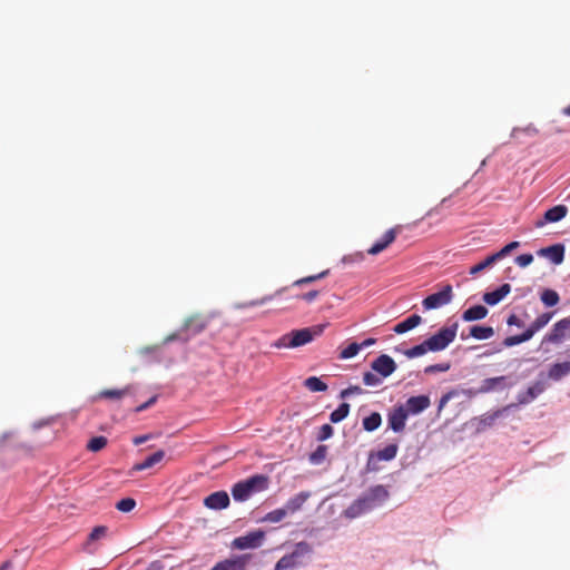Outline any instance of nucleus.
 <instances>
[{"label": "nucleus", "mask_w": 570, "mask_h": 570, "mask_svg": "<svg viewBox=\"0 0 570 570\" xmlns=\"http://www.w3.org/2000/svg\"><path fill=\"white\" fill-rule=\"evenodd\" d=\"M511 292V286L508 283L502 284L499 288L492 292H488L483 295V301L488 305H497L500 303L509 293Z\"/></svg>", "instance_id": "obj_18"}, {"label": "nucleus", "mask_w": 570, "mask_h": 570, "mask_svg": "<svg viewBox=\"0 0 570 570\" xmlns=\"http://www.w3.org/2000/svg\"><path fill=\"white\" fill-rule=\"evenodd\" d=\"M318 296V292L317 291H309L308 293H305V294H302V295H298L297 298H301L305 302H313L316 297Z\"/></svg>", "instance_id": "obj_54"}, {"label": "nucleus", "mask_w": 570, "mask_h": 570, "mask_svg": "<svg viewBox=\"0 0 570 570\" xmlns=\"http://www.w3.org/2000/svg\"><path fill=\"white\" fill-rule=\"evenodd\" d=\"M304 386L311 392H325L327 385L316 376H309L304 381Z\"/></svg>", "instance_id": "obj_31"}, {"label": "nucleus", "mask_w": 570, "mask_h": 570, "mask_svg": "<svg viewBox=\"0 0 570 570\" xmlns=\"http://www.w3.org/2000/svg\"><path fill=\"white\" fill-rule=\"evenodd\" d=\"M207 327V321L200 315H193L184 323V328L191 335L202 333Z\"/></svg>", "instance_id": "obj_21"}, {"label": "nucleus", "mask_w": 570, "mask_h": 570, "mask_svg": "<svg viewBox=\"0 0 570 570\" xmlns=\"http://www.w3.org/2000/svg\"><path fill=\"white\" fill-rule=\"evenodd\" d=\"M327 449L325 445H320L309 456V460L314 464L321 463L326 455Z\"/></svg>", "instance_id": "obj_41"}, {"label": "nucleus", "mask_w": 570, "mask_h": 570, "mask_svg": "<svg viewBox=\"0 0 570 570\" xmlns=\"http://www.w3.org/2000/svg\"><path fill=\"white\" fill-rule=\"evenodd\" d=\"M149 439L148 435H140V436H136L134 439V444L136 445H139V444H142L144 442H146L147 440Z\"/></svg>", "instance_id": "obj_59"}, {"label": "nucleus", "mask_w": 570, "mask_h": 570, "mask_svg": "<svg viewBox=\"0 0 570 570\" xmlns=\"http://www.w3.org/2000/svg\"><path fill=\"white\" fill-rule=\"evenodd\" d=\"M132 391L131 385H127L122 389H106L99 392L98 397L106 399V400H114L118 401L125 397L126 395H129Z\"/></svg>", "instance_id": "obj_23"}, {"label": "nucleus", "mask_w": 570, "mask_h": 570, "mask_svg": "<svg viewBox=\"0 0 570 570\" xmlns=\"http://www.w3.org/2000/svg\"><path fill=\"white\" fill-rule=\"evenodd\" d=\"M510 253H511L510 249L505 245L499 252L492 254V256L495 259V262H498V261L502 259L503 257L508 256Z\"/></svg>", "instance_id": "obj_55"}, {"label": "nucleus", "mask_w": 570, "mask_h": 570, "mask_svg": "<svg viewBox=\"0 0 570 570\" xmlns=\"http://www.w3.org/2000/svg\"><path fill=\"white\" fill-rule=\"evenodd\" d=\"M553 312H547V313H542L541 315H539L532 323L531 325L539 332L540 330H542L546 325H548V323L550 322V320L552 318L553 316Z\"/></svg>", "instance_id": "obj_39"}, {"label": "nucleus", "mask_w": 570, "mask_h": 570, "mask_svg": "<svg viewBox=\"0 0 570 570\" xmlns=\"http://www.w3.org/2000/svg\"><path fill=\"white\" fill-rule=\"evenodd\" d=\"M322 333L321 326L314 327H305L301 330L291 331L287 334L281 336L275 343L274 346L277 348H295L303 346L314 340L315 336H318Z\"/></svg>", "instance_id": "obj_2"}, {"label": "nucleus", "mask_w": 570, "mask_h": 570, "mask_svg": "<svg viewBox=\"0 0 570 570\" xmlns=\"http://www.w3.org/2000/svg\"><path fill=\"white\" fill-rule=\"evenodd\" d=\"M562 114H563L564 116L570 117V105H569V106H567L566 108H563Z\"/></svg>", "instance_id": "obj_62"}, {"label": "nucleus", "mask_w": 570, "mask_h": 570, "mask_svg": "<svg viewBox=\"0 0 570 570\" xmlns=\"http://www.w3.org/2000/svg\"><path fill=\"white\" fill-rule=\"evenodd\" d=\"M459 324L454 322L449 326H443L438 333L426 338V346L431 352L445 350L456 337Z\"/></svg>", "instance_id": "obj_3"}, {"label": "nucleus", "mask_w": 570, "mask_h": 570, "mask_svg": "<svg viewBox=\"0 0 570 570\" xmlns=\"http://www.w3.org/2000/svg\"><path fill=\"white\" fill-rule=\"evenodd\" d=\"M363 393V390L357 386V385H352L345 390H343L340 394V397L341 399H345V397H348L350 395H353V394H362Z\"/></svg>", "instance_id": "obj_48"}, {"label": "nucleus", "mask_w": 570, "mask_h": 570, "mask_svg": "<svg viewBox=\"0 0 570 570\" xmlns=\"http://www.w3.org/2000/svg\"><path fill=\"white\" fill-rule=\"evenodd\" d=\"M546 390V383L542 381L534 382L524 392H521L517 396L518 404H529L535 400Z\"/></svg>", "instance_id": "obj_15"}, {"label": "nucleus", "mask_w": 570, "mask_h": 570, "mask_svg": "<svg viewBox=\"0 0 570 570\" xmlns=\"http://www.w3.org/2000/svg\"><path fill=\"white\" fill-rule=\"evenodd\" d=\"M508 248L510 249V252L517 249L519 246H520V243L519 242H511L509 244H507Z\"/></svg>", "instance_id": "obj_61"}, {"label": "nucleus", "mask_w": 570, "mask_h": 570, "mask_svg": "<svg viewBox=\"0 0 570 570\" xmlns=\"http://www.w3.org/2000/svg\"><path fill=\"white\" fill-rule=\"evenodd\" d=\"M537 332L538 331L530 324V326L523 333L520 334L522 342L531 340Z\"/></svg>", "instance_id": "obj_51"}, {"label": "nucleus", "mask_w": 570, "mask_h": 570, "mask_svg": "<svg viewBox=\"0 0 570 570\" xmlns=\"http://www.w3.org/2000/svg\"><path fill=\"white\" fill-rule=\"evenodd\" d=\"M453 298V291L451 285H444L441 291L426 296L422 305L424 309H435L449 304Z\"/></svg>", "instance_id": "obj_6"}, {"label": "nucleus", "mask_w": 570, "mask_h": 570, "mask_svg": "<svg viewBox=\"0 0 570 570\" xmlns=\"http://www.w3.org/2000/svg\"><path fill=\"white\" fill-rule=\"evenodd\" d=\"M382 423L381 414L377 412H373L371 415L364 417L363 420V429L365 431L372 432L379 429Z\"/></svg>", "instance_id": "obj_30"}, {"label": "nucleus", "mask_w": 570, "mask_h": 570, "mask_svg": "<svg viewBox=\"0 0 570 570\" xmlns=\"http://www.w3.org/2000/svg\"><path fill=\"white\" fill-rule=\"evenodd\" d=\"M333 432H334V430H333V428L330 424H324L320 429V432H318V435H317V440L318 441H325V440L330 439L333 435Z\"/></svg>", "instance_id": "obj_45"}, {"label": "nucleus", "mask_w": 570, "mask_h": 570, "mask_svg": "<svg viewBox=\"0 0 570 570\" xmlns=\"http://www.w3.org/2000/svg\"><path fill=\"white\" fill-rule=\"evenodd\" d=\"M537 254L550 259L554 265H560L564 259V246L562 244H554L540 248Z\"/></svg>", "instance_id": "obj_17"}, {"label": "nucleus", "mask_w": 570, "mask_h": 570, "mask_svg": "<svg viewBox=\"0 0 570 570\" xmlns=\"http://www.w3.org/2000/svg\"><path fill=\"white\" fill-rule=\"evenodd\" d=\"M532 262H533L532 254H522L515 258V263L518 264V266H520L522 268L529 266Z\"/></svg>", "instance_id": "obj_47"}, {"label": "nucleus", "mask_w": 570, "mask_h": 570, "mask_svg": "<svg viewBox=\"0 0 570 570\" xmlns=\"http://www.w3.org/2000/svg\"><path fill=\"white\" fill-rule=\"evenodd\" d=\"M9 566V562H6L0 567V570H6Z\"/></svg>", "instance_id": "obj_63"}, {"label": "nucleus", "mask_w": 570, "mask_h": 570, "mask_svg": "<svg viewBox=\"0 0 570 570\" xmlns=\"http://www.w3.org/2000/svg\"><path fill=\"white\" fill-rule=\"evenodd\" d=\"M507 323L510 326H512V325L518 326V327H522L523 326L522 321L515 314H511L508 317Z\"/></svg>", "instance_id": "obj_56"}, {"label": "nucleus", "mask_w": 570, "mask_h": 570, "mask_svg": "<svg viewBox=\"0 0 570 570\" xmlns=\"http://www.w3.org/2000/svg\"><path fill=\"white\" fill-rule=\"evenodd\" d=\"M519 131L525 132L527 135H530V136H534V135L538 134V129L537 128H534L532 126H529V127H527L524 129H514L512 135L515 136L517 132H519Z\"/></svg>", "instance_id": "obj_57"}, {"label": "nucleus", "mask_w": 570, "mask_h": 570, "mask_svg": "<svg viewBox=\"0 0 570 570\" xmlns=\"http://www.w3.org/2000/svg\"><path fill=\"white\" fill-rule=\"evenodd\" d=\"M328 274V271H324L317 275H311V276H306V277H303V278H299L297 281H295L293 283V286H301L303 284H309V283H313L317 279H321L323 277H325L326 275Z\"/></svg>", "instance_id": "obj_42"}, {"label": "nucleus", "mask_w": 570, "mask_h": 570, "mask_svg": "<svg viewBox=\"0 0 570 570\" xmlns=\"http://www.w3.org/2000/svg\"><path fill=\"white\" fill-rule=\"evenodd\" d=\"M107 442L108 440L105 436H95L88 442L87 449L91 452H98L107 445Z\"/></svg>", "instance_id": "obj_36"}, {"label": "nucleus", "mask_w": 570, "mask_h": 570, "mask_svg": "<svg viewBox=\"0 0 570 570\" xmlns=\"http://www.w3.org/2000/svg\"><path fill=\"white\" fill-rule=\"evenodd\" d=\"M361 348H362V345L353 342L348 346H346L344 350L341 351L340 358H342V360L352 358L355 355H357V353L360 352Z\"/></svg>", "instance_id": "obj_37"}, {"label": "nucleus", "mask_w": 570, "mask_h": 570, "mask_svg": "<svg viewBox=\"0 0 570 570\" xmlns=\"http://www.w3.org/2000/svg\"><path fill=\"white\" fill-rule=\"evenodd\" d=\"M431 352L430 348L426 346V340L423 341L421 344L415 345L411 348H407L404 351V355L409 358H414L424 355L425 353Z\"/></svg>", "instance_id": "obj_34"}, {"label": "nucleus", "mask_w": 570, "mask_h": 570, "mask_svg": "<svg viewBox=\"0 0 570 570\" xmlns=\"http://www.w3.org/2000/svg\"><path fill=\"white\" fill-rule=\"evenodd\" d=\"M523 343L522 342V338H521V335H513V336H508L504 338L503 341V345L507 346V347H510V346H514V345H518V344H521Z\"/></svg>", "instance_id": "obj_49"}, {"label": "nucleus", "mask_w": 570, "mask_h": 570, "mask_svg": "<svg viewBox=\"0 0 570 570\" xmlns=\"http://www.w3.org/2000/svg\"><path fill=\"white\" fill-rule=\"evenodd\" d=\"M247 563V557L242 556L234 559H226L218 562L210 570H245Z\"/></svg>", "instance_id": "obj_19"}, {"label": "nucleus", "mask_w": 570, "mask_h": 570, "mask_svg": "<svg viewBox=\"0 0 570 570\" xmlns=\"http://www.w3.org/2000/svg\"><path fill=\"white\" fill-rule=\"evenodd\" d=\"M470 335L476 340H488L494 335V330L491 326L474 325L470 328Z\"/></svg>", "instance_id": "obj_28"}, {"label": "nucleus", "mask_w": 570, "mask_h": 570, "mask_svg": "<svg viewBox=\"0 0 570 570\" xmlns=\"http://www.w3.org/2000/svg\"><path fill=\"white\" fill-rule=\"evenodd\" d=\"M409 416L410 415L401 404L394 406L387 415L389 428L395 433L403 432Z\"/></svg>", "instance_id": "obj_9"}, {"label": "nucleus", "mask_w": 570, "mask_h": 570, "mask_svg": "<svg viewBox=\"0 0 570 570\" xmlns=\"http://www.w3.org/2000/svg\"><path fill=\"white\" fill-rule=\"evenodd\" d=\"M366 505L372 511L374 508L384 503L389 498V491L384 485H374L370 488L364 494L361 495Z\"/></svg>", "instance_id": "obj_7"}, {"label": "nucleus", "mask_w": 570, "mask_h": 570, "mask_svg": "<svg viewBox=\"0 0 570 570\" xmlns=\"http://www.w3.org/2000/svg\"><path fill=\"white\" fill-rule=\"evenodd\" d=\"M165 458V451L158 450L151 455L147 456L144 461L136 463L132 466V471H144L153 468L155 464L159 463Z\"/></svg>", "instance_id": "obj_24"}, {"label": "nucleus", "mask_w": 570, "mask_h": 570, "mask_svg": "<svg viewBox=\"0 0 570 570\" xmlns=\"http://www.w3.org/2000/svg\"><path fill=\"white\" fill-rule=\"evenodd\" d=\"M570 333V317H566L557 322L552 328L543 336L541 345L562 343Z\"/></svg>", "instance_id": "obj_5"}, {"label": "nucleus", "mask_w": 570, "mask_h": 570, "mask_svg": "<svg viewBox=\"0 0 570 570\" xmlns=\"http://www.w3.org/2000/svg\"><path fill=\"white\" fill-rule=\"evenodd\" d=\"M350 413V404L348 403H342L340 406L334 410L331 415L330 420L332 423H338L343 421Z\"/></svg>", "instance_id": "obj_32"}, {"label": "nucleus", "mask_w": 570, "mask_h": 570, "mask_svg": "<svg viewBox=\"0 0 570 570\" xmlns=\"http://www.w3.org/2000/svg\"><path fill=\"white\" fill-rule=\"evenodd\" d=\"M508 376L489 377L482 381L476 393L485 394L493 391H500L513 385L512 382H508Z\"/></svg>", "instance_id": "obj_12"}, {"label": "nucleus", "mask_w": 570, "mask_h": 570, "mask_svg": "<svg viewBox=\"0 0 570 570\" xmlns=\"http://www.w3.org/2000/svg\"><path fill=\"white\" fill-rule=\"evenodd\" d=\"M570 374V362L554 363L548 371V377L552 381H560Z\"/></svg>", "instance_id": "obj_25"}, {"label": "nucleus", "mask_w": 570, "mask_h": 570, "mask_svg": "<svg viewBox=\"0 0 570 570\" xmlns=\"http://www.w3.org/2000/svg\"><path fill=\"white\" fill-rule=\"evenodd\" d=\"M272 298H273V296H265V297H262V298H259L257 301H254V302L249 303V305L250 306L264 305L267 302H269Z\"/></svg>", "instance_id": "obj_58"}, {"label": "nucleus", "mask_w": 570, "mask_h": 570, "mask_svg": "<svg viewBox=\"0 0 570 570\" xmlns=\"http://www.w3.org/2000/svg\"><path fill=\"white\" fill-rule=\"evenodd\" d=\"M495 262L492 255L488 256L485 259L480 262L479 264H475L470 268V275H476L480 272L484 271L485 268L492 266Z\"/></svg>", "instance_id": "obj_38"}, {"label": "nucleus", "mask_w": 570, "mask_h": 570, "mask_svg": "<svg viewBox=\"0 0 570 570\" xmlns=\"http://www.w3.org/2000/svg\"><path fill=\"white\" fill-rule=\"evenodd\" d=\"M370 511V507L366 505L364 500L360 497L347 507V509L344 511V515L347 519H356Z\"/></svg>", "instance_id": "obj_20"}, {"label": "nucleus", "mask_w": 570, "mask_h": 570, "mask_svg": "<svg viewBox=\"0 0 570 570\" xmlns=\"http://www.w3.org/2000/svg\"><path fill=\"white\" fill-rule=\"evenodd\" d=\"M422 322V317L417 314H412L411 316H409L407 318H405L404 321L397 323L393 331L396 333V334H403V333H406L411 330H413L414 327H416L417 325H420Z\"/></svg>", "instance_id": "obj_26"}, {"label": "nucleus", "mask_w": 570, "mask_h": 570, "mask_svg": "<svg viewBox=\"0 0 570 570\" xmlns=\"http://www.w3.org/2000/svg\"><path fill=\"white\" fill-rule=\"evenodd\" d=\"M269 479L264 474L253 475L244 481L237 482L232 488V495L235 501H246L253 494L265 491L268 488Z\"/></svg>", "instance_id": "obj_1"}, {"label": "nucleus", "mask_w": 570, "mask_h": 570, "mask_svg": "<svg viewBox=\"0 0 570 570\" xmlns=\"http://www.w3.org/2000/svg\"><path fill=\"white\" fill-rule=\"evenodd\" d=\"M455 395V393L453 391L451 392H448L445 393L444 395L441 396L440 401H439V405H438V411L441 412L445 405L448 404V402Z\"/></svg>", "instance_id": "obj_50"}, {"label": "nucleus", "mask_w": 570, "mask_h": 570, "mask_svg": "<svg viewBox=\"0 0 570 570\" xmlns=\"http://www.w3.org/2000/svg\"><path fill=\"white\" fill-rule=\"evenodd\" d=\"M363 382L367 386H377L382 383V379L379 377L377 373L365 372L363 375Z\"/></svg>", "instance_id": "obj_43"}, {"label": "nucleus", "mask_w": 570, "mask_h": 570, "mask_svg": "<svg viewBox=\"0 0 570 570\" xmlns=\"http://www.w3.org/2000/svg\"><path fill=\"white\" fill-rule=\"evenodd\" d=\"M157 401V395H154L151 396L147 402L140 404L139 406L136 407V412L139 413V412H142L145 410H147L149 406H151L153 404H155Z\"/></svg>", "instance_id": "obj_53"}, {"label": "nucleus", "mask_w": 570, "mask_h": 570, "mask_svg": "<svg viewBox=\"0 0 570 570\" xmlns=\"http://www.w3.org/2000/svg\"><path fill=\"white\" fill-rule=\"evenodd\" d=\"M540 299L544 306L553 307L559 304L560 296L554 289L547 288L540 294Z\"/></svg>", "instance_id": "obj_29"}, {"label": "nucleus", "mask_w": 570, "mask_h": 570, "mask_svg": "<svg viewBox=\"0 0 570 570\" xmlns=\"http://www.w3.org/2000/svg\"><path fill=\"white\" fill-rule=\"evenodd\" d=\"M285 291V288H282V289H278L274 296H277V295H281L283 292Z\"/></svg>", "instance_id": "obj_64"}, {"label": "nucleus", "mask_w": 570, "mask_h": 570, "mask_svg": "<svg viewBox=\"0 0 570 570\" xmlns=\"http://www.w3.org/2000/svg\"><path fill=\"white\" fill-rule=\"evenodd\" d=\"M136 507V501L131 498L121 499L116 503V509L121 512H130Z\"/></svg>", "instance_id": "obj_40"}, {"label": "nucleus", "mask_w": 570, "mask_h": 570, "mask_svg": "<svg viewBox=\"0 0 570 570\" xmlns=\"http://www.w3.org/2000/svg\"><path fill=\"white\" fill-rule=\"evenodd\" d=\"M537 332L538 331L530 324V326L523 333L520 334L522 342L531 340Z\"/></svg>", "instance_id": "obj_52"}, {"label": "nucleus", "mask_w": 570, "mask_h": 570, "mask_svg": "<svg viewBox=\"0 0 570 570\" xmlns=\"http://www.w3.org/2000/svg\"><path fill=\"white\" fill-rule=\"evenodd\" d=\"M397 450H399L397 444H389L384 449L380 450L376 453V456L379 460L390 461L396 456Z\"/></svg>", "instance_id": "obj_33"}, {"label": "nucleus", "mask_w": 570, "mask_h": 570, "mask_svg": "<svg viewBox=\"0 0 570 570\" xmlns=\"http://www.w3.org/2000/svg\"><path fill=\"white\" fill-rule=\"evenodd\" d=\"M371 368L385 379L394 373L396 363L390 355L382 354L371 363Z\"/></svg>", "instance_id": "obj_10"}, {"label": "nucleus", "mask_w": 570, "mask_h": 570, "mask_svg": "<svg viewBox=\"0 0 570 570\" xmlns=\"http://www.w3.org/2000/svg\"><path fill=\"white\" fill-rule=\"evenodd\" d=\"M309 552L311 547L307 542H298L292 553L285 554L277 561L274 570L293 569L301 564V558Z\"/></svg>", "instance_id": "obj_4"}, {"label": "nucleus", "mask_w": 570, "mask_h": 570, "mask_svg": "<svg viewBox=\"0 0 570 570\" xmlns=\"http://www.w3.org/2000/svg\"><path fill=\"white\" fill-rule=\"evenodd\" d=\"M488 315V309L483 305H474L465 309L462 314V320L465 322H473L484 318Z\"/></svg>", "instance_id": "obj_27"}, {"label": "nucleus", "mask_w": 570, "mask_h": 570, "mask_svg": "<svg viewBox=\"0 0 570 570\" xmlns=\"http://www.w3.org/2000/svg\"><path fill=\"white\" fill-rule=\"evenodd\" d=\"M375 342H376L375 338H366L360 345H362V347H367V346L373 345Z\"/></svg>", "instance_id": "obj_60"}, {"label": "nucleus", "mask_w": 570, "mask_h": 570, "mask_svg": "<svg viewBox=\"0 0 570 570\" xmlns=\"http://www.w3.org/2000/svg\"><path fill=\"white\" fill-rule=\"evenodd\" d=\"M287 513L288 512L285 508L275 509L265 515L264 521L277 523L281 522Z\"/></svg>", "instance_id": "obj_35"}, {"label": "nucleus", "mask_w": 570, "mask_h": 570, "mask_svg": "<svg viewBox=\"0 0 570 570\" xmlns=\"http://www.w3.org/2000/svg\"><path fill=\"white\" fill-rule=\"evenodd\" d=\"M229 502V495L226 491H216L204 499V505L210 510L226 509Z\"/></svg>", "instance_id": "obj_14"}, {"label": "nucleus", "mask_w": 570, "mask_h": 570, "mask_svg": "<svg viewBox=\"0 0 570 570\" xmlns=\"http://www.w3.org/2000/svg\"><path fill=\"white\" fill-rule=\"evenodd\" d=\"M309 492L302 491L296 495L292 497L291 499H288L284 508L287 510L288 513H295L302 509V507L309 499Z\"/></svg>", "instance_id": "obj_22"}, {"label": "nucleus", "mask_w": 570, "mask_h": 570, "mask_svg": "<svg viewBox=\"0 0 570 570\" xmlns=\"http://www.w3.org/2000/svg\"><path fill=\"white\" fill-rule=\"evenodd\" d=\"M265 533L262 530H256L247 533L246 535L237 537L233 541L235 549H255L262 546Z\"/></svg>", "instance_id": "obj_8"}, {"label": "nucleus", "mask_w": 570, "mask_h": 570, "mask_svg": "<svg viewBox=\"0 0 570 570\" xmlns=\"http://www.w3.org/2000/svg\"><path fill=\"white\" fill-rule=\"evenodd\" d=\"M568 214V207L566 205H557L548 209L543 218L535 222V227L541 228L548 223H557L563 219Z\"/></svg>", "instance_id": "obj_13"}, {"label": "nucleus", "mask_w": 570, "mask_h": 570, "mask_svg": "<svg viewBox=\"0 0 570 570\" xmlns=\"http://www.w3.org/2000/svg\"><path fill=\"white\" fill-rule=\"evenodd\" d=\"M409 415H417L424 412L431 405L429 395L411 396L404 404H401Z\"/></svg>", "instance_id": "obj_11"}, {"label": "nucleus", "mask_w": 570, "mask_h": 570, "mask_svg": "<svg viewBox=\"0 0 570 570\" xmlns=\"http://www.w3.org/2000/svg\"><path fill=\"white\" fill-rule=\"evenodd\" d=\"M450 368L449 363H440V364H433L425 367L424 372L426 374L435 373V372H446Z\"/></svg>", "instance_id": "obj_46"}, {"label": "nucleus", "mask_w": 570, "mask_h": 570, "mask_svg": "<svg viewBox=\"0 0 570 570\" xmlns=\"http://www.w3.org/2000/svg\"><path fill=\"white\" fill-rule=\"evenodd\" d=\"M108 528L106 525H98L92 529V531L89 534L90 541H96L101 538H105L107 535Z\"/></svg>", "instance_id": "obj_44"}, {"label": "nucleus", "mask_w": 570, "mask_h": 570, "mask_svg": "<svg viewBox=\"0 0 570 570\" xmlns=\"http://www.w3.org/2000/svg\"><path fill=\"white\" fill-rule=\"evenodd\" d=\"M399 233V228H390L384 233V235L376 243L373 244L372 247L367 249L370 255H377L384 249H386L396 238Z\"/></svg>", "instance_id": "obj_16"}]
</instances>
